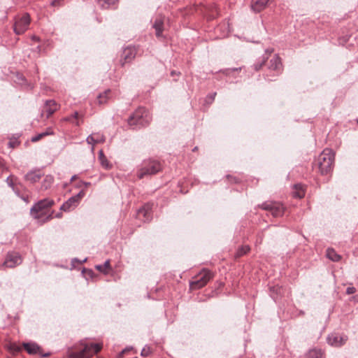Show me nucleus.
<instances>
[{
  "label": "nucleus",
  "instance_id": "obj_1",
  "mask_svg": "<svg viewBox=\"0 0 358 358\" xmlns=\"http://www.w3.org/2000/svg\"><path fill=\"white\" fill-rule=\"evenodd\" d=\"M334 155V152L331 150H324L313 163V168L317 169L321 174L329 173L333 169Z\"/></svg>",
  "mask_w": 358,
  "mask_h": 358
},
{
  "label": "nucleus",
  "instance_id": "obj_2",
  "mask_svg": "<svg viewBox=\"0 0 358 358\" xmlns=\"http://www.w3.org/2000/svg\"><path fill=\"white\" fill-rule=\"evenodd\" d=\"M54 204V201L49 199H44L39 201L31 208V214L36 219H43L44 222L52 219V213L48 214V208Z\"/></svg>",
  "mask_w": 358,
  "mask_h": 358
},
{
  "label": "nucleus",
  "instance_id": "obj_3",
  "mask_svg": "<svg viewBox=\"0 0 358 358\" xmlns=\"http://www.w3.org/2000/svg\"><path fill=\"white\" fill-rule=\"evenodd\" d=\"M151 121L149 113L144 108H138L128 119V124L133 129L148 125Z\"/></svg>",
  "mask_w": 358,
  "mask_h": 358
},
{
  "label": "nucleus",
  "instance_id": "obj_4",
  "mask_svg": "<svg viewBox=\"0 0 358 358\" xmlns=\"http://www.w3.org/2000/svg\"><path fill=\"white\" fill-rule=\"evenodd\" d=\"M162 169L161 164L153 159L144 160L141 164V167L138 171V177L141 179L147 176H151L160 171Z\"/></svg>",
  "mask_w": 358,
  "mask_h": 358
},
{
  "label": "nucleus",
  "instance_id": "obj_5",
  "mask_svg": "<svg viewBox=\"0 0 358 358\" xmlns=\"http://www.w3.org/2000/svg\"><path fill=\"white\" fill-rule=\"evenodd\" d=\"M101 349V345L98 343L85 344L82 350L70 352L69 357L71 358H90Z\"/></svg>",
  "mask_w": 358,
  "mask_h": 358
},
{
  "label": "nucleus",
  "instance_id": "obj_6",
  "mask_svg": "<svg viewBox=\"0 0 358 358\" xmlns=\"http://www.w3.org/2000/svg\"><path fill=\"white\" fill-rule=\"evenodd\" d=\"M212 278V273L208 270L203 269L190 282V288L192 289H200L205 286Z\"/></svg>",
  "mask_w": 358,
  "mask_h": 358
},
{
  "label": "nucleus",
  "instance_id": "obj_7",
  "mask_svg": "<svg viewBox=\"0 0 358 358\" xmlns=\"http://www.w3.org/2000/svg\"><path fill=\"white\" fill-rule=\"evenodd\" d=\"M30 24V17L28 13L16 17L14 24V31L16 34L20 35L27 31Z\"/></svg>",
  "mask_w": 358,
  "mask_h": 358
},
{
  "label": "nucleus",
  "instance_id": "obj_8",
  "mask_svg": "<svg viewBox=\"0 0 358 358\" xmlns=\"http://www.w3.org/2000/svg\"><path fill=\"white\" fill-rule=\"evenodd\" d=\"M260 207L268 211L273 217H280L283 215L284 208L280 203L273 201H266L261 204Z\"/></svg>",
  "mask_w": 358,
  "mask_h": 358
},
{
  "label": "nucleus",
  "instance_id": "obj_9",
  "mask_svg": "<svg viewBox=\"0 0 358 358\" xmlns=\"http://www.w3.org/2000/svg\"><path fill=\"white\" fill-rule=\"evenodd\" d=\"M84 190L80 191L76 195L69 198L65 203L62 204L60 209L64 211H70L74 209L80 203L81 199L85 196Z\"/></svg>",
  "mask_w": 358,
  "mask_h": 358
},
{
  "label": "nucleus",
  "instance_id": "obj_10",
  "mask_svg": "<svg viewBox=\"0 0 358 358\" xmlns=\"http://www.w3.org/2000/svg\"><path fill=\"white\" fill-rule=\"evenodd\" d=\"M327 340L328 344L334 347H341L348 341V336L333 333L328 336Z\"/></svg>",
  "mask_w": 358,
  "mask_h": 358
},
{
  "label": "nucleus",
  "instance_id": "obj_11",
  "mask_svg": "<svg viewBox=\"0 0 358 358\" xmlns=\"http://www.w3.org/2000/svg\"><path fill=\"white\" fill-rule=\"evenodd\" d=\"M22 259L20 255L15 252H8L6 260L3 262V266L8 268H14L20 264Z\"/></svg>",
  "mask_w": 358,
  "mask_h": 358
},
{
  "label": "nucleus",
  "instance_id": "obj_12",
  "mask_svg": "<svg viewBox=\"0 0 358 358\" xmlns=\"http://www.w3.org/2000/svg\"><path fill=\"white\" fill-rule=\"evenodd\" d=\"M137 216L139 219H142L145 222L150 221L152 218L151 208L150 205H145L140 208L137 212Z\"/></svg>",
  "mask_w": 358,
  "mask_h": 358
},
{
  "label": "nucleus",
  "instance_id": "obj_13",
  "mask_svg": "<svg viewBox=\"0 0 358 358\" xmlns=\"http://www.w3.org/2000/svg\"><path fill=\"white\" fill-rule=\"evenodd\" d=\"M59 108L58 104L54 100H48L43 109V113H45L46 117L51 116Z\"/></svg>",
  "mask_w": 358,
  "mask_h": 358
},
{
  "label": "nucleus",
  "instance_id": "obj_14",
  "mask_svg": "<svg viewBox=\"0 0 358 358\" xmlns=\"http://www.w3.org/2000/svg\"><path fill=\"white\" fill-rule=\"evenodd\" d=\"M43 174L39 169L32 170L28 172L24 178L27 181H29L31 183H35L38 182L42 177Z\"/></svg>",
  "mask_w": 358,
  "mask_h": 358
},
{
  "label": "nucleus",
  "instance_id": "obj_15",
  "mask_svg": "<svg viewBox=\"0 0 358 358\" xmlns=\"http://www.w3.org/2000/svg\"><path fill=\"white\" fill-rule=\"evenodd\" d=\"M136 50L134 47H127L126 48L122 53V57L124 59V63L131 62L136 56Z\"/></svg>",
  "mask_w": 358,
  "mask_h": 358
},
{
  "label": "nucleus",
  "instance_id": "obj_16",
  "mask_svg": "<svg viewBox=\"0 0 358 358\" xmlns=\"http://www.w3.org/2000/svg\"><path fill=\"white\" fill-rule=\"evenodd\" d=\"M22 345L29 355L41 354V348L36 343H23Z\"/></svg>",
  "mask_w": 358,
  "mask_h": 358
},
{
  "label": "nucleus",
  "instance_id": "obj_17",
  "mask_svg": "<svg viewBox=\"0 0 358 358\" xmlns=\"http://www.w3.org/2000/svg\"><path fill=\"white\" fill-rule=\"evenodd\" d=\"M281 67H282V63H281L280 58L278 55H275L269 61L268 68L270 70L280 71Z\"/></svg>",
  "mask_w": 358,
  "mask_h": 358
},
{
  "label": "nucleus",
  "instance_id": "obj_18",
  "mask_svg": "<svg viewBox=\"0 0 358 358\" xmlns=\"http://www.w3.org/2000/svg\"><path fill=\"white\" fill-rule=\"evenodd\" d=\"M269 0H253L252 3V9L255 12H260L264 10Z\"/></svg>",
  "mask_w": 358,
  "mask_h": 358
},
{
  "label": "nucleus",
  "instance_id": "obj_19",
  "mask_svg": "<svg viewBox=\"0 0 358 358\" xmlns=\"http://www.w3.org/2000/svg\"><path fill=\"white\" fill-rule=\"evenodd\" d=\"M79 118L83 119V115L80 116L77 111L74 112L73 114L66 116L62 119V121L69 122L73 124H75L76 126H80V122L78 120Z\"/></svg>",
  "mask_w": 358,
  "mask_h": 358
},
{
  "label": "nucleus",
  "instance_id": "obj_20",
  "mask_svg": "<svg viewBox=\"0 0 358 358\" xmlns=\"http://www.w3.org/2000/svg\"><path fill=\"white\" fill-rule=\"evenodd\" d=\"M153 27L156 31L157 37L161 36L163 31V20L161 18H157L154 22Z\"/></svg>",
  "mask_w": 358,
  "mask_h": 358
},
{
  "label": "nucleus",
  "instance_id": "obj_21",
  "mask_svg": "<svg viewBox=\"0 0 358 358\" xmlns=\"http://www.w3.org/2000/svg\"><path fill=\"white\" fill-rule=\"evenodd\" d=\"M99 159L101 162V164L106 169H110L111 168V164L109 163L102 150H100L99 152Z\"/></svg>",
  "mask_w": 358,
  "mask_h": 358
},
{
  "label": "nucleus",
  "instance_id": "obj_22",
  "mask_svg": "<svg viewBox=\"0 0 358 358\" xmlns=\"http://www.w3.org/2000/svg\"><path fill=\"white\" fill-rule=\"evenodd\" d=\"M306 358H324V357L321 350L313 349L308 352Z\"/></svg>",
  "mask_w": 358,
  "mask_h": 358
},
{
  "label": "nucleus",
  "instance_id": "obj_23",
  "mask_svg": "<svg viewBox=\"0 0 358 358\" xmlns=\"http://www.w3.org/2000/svg\"><path fill=\"white\" fill-rule=\"evenodd\" d=\"M53 131L51 128H48L47 130L45 132H42L41 134H38L31 138L32 142H37L43 137L48 136V135H52Z\"/></svg>",
  "mask_w": 358,
  "mask_h": 358
},
{
  "label": "nucleus",
  "instance_id": "obj_24",
  "mask_svg": "<svg viewBox=\"0 0 358 358\" xmlns=\"http://www.w3.org/2000/svg\"><path fill=\"white\" fill-rule=\"evenodd\" d=\"M327 257L333 262H338L341 259V256L331 248L327 249Z\"/></svg>",
  "mask_w": 358,
  "mask_h": 358
},
{
  "label": "nucleus",
  "instance_id": "obj_25",
  "mask_svg": "<svg viewBox=\"0 0 358 358\" xmlns=\"http://www.w3.org/2000/svg\"><path fill=\"white\" fill-rule=\"evenodd\" d=\"M295 191L293 192L294 196L297 198H302L305 195L303 187L301 184H296L294 185Z\"/></svg>",
  "mask_w": 358,
  "mask_h": 358
},
{
  "label": "nucleus",
  "instance_id": "obj_26",
  "mask_svg": "<svg viewBox=\"0 0 358 358\" xmlns=\"http://www.w3.org/2000/svg\"><path fill=\"white\" fill-rule=\"evenodd\" d=\"M6 348L13 355L18 353L19 352H20L22 350V347L15 343H8V345H6Z\"/></svg>",
  "mask_w": 358,
  "mask_h": 358
},
{
  "label": "nucleus",
  "instance_id": "obj_27",
  "mask_svg": "<svg viewBox=\"0 0 358 358\" xmlns=\"http://www.w3.org/2000/svg\"><path fill=\"white\" fill-rule=\"evenodd\" d=\"M54 178L51 176H46L43 181L42 187L44 189H48L53 183Z\"/></svg>",
  "mask_w": 358,
  "mask_h": 358
},
{
  "label": "nucleus",
  "instance_id": "obj_28",
  "mask_svg": "<svg viewBox=\"0 0 358 358\" xmlns=\"http://www.w3.org/2000/svg\"><path fill=\"white\" fill-rule=\"evenodd\" d=\"M97 1L101 8H106L115 4L118 0H97Z\"/></svg>",
  "mask_w": 358,
  "mask_h": 358
},
{
  "label": "nucleus",
  "instance_id": "obj_29",
  "mask_svg": "<svg viewBox=\"0 0 358 358\" xmlns=\"http://www.w3.org/2000/svg\"><path fill=\"white\" fill-rule=\"evenodd\" d=\"M110 92V90H106L103 94H100L98 97V102L99 104H103L106 103L108 99V94Z\"/></svg>",
  "mask_w": 358,
  "mask_h": 358
},
{
  "label": "nucleus",
  "instance_id": "obj_30",
  "mask_svg": "<svg viewBox=\"0 0 358 358\" xmlns=\"http://www.w3.org/2000/svg\"><path fill=\"white\" fill-rule=\"evenodd\" d=\"M249 250H250V247L248 245H243L238 250L236 257H238L243 256V255L248 252Z\"/></svg>",
  "mask_w": 358,
  "mask_h": 358
},
{
  "label": "nucleus",
  "instance_id": "obj_31",
  "mask_svg": "<svg viewBox=\"0 0 358 358\" xmlns=\"http://www.w3.org/2000/svg\"><path fill=\"white\" fill-rule=\"evenodd\" d=\"M6 182L8 183V185L12 187L13 190L15 192V194L17 195V196H20V193H19V191L15 189V185H14V181H13V177L12 176H10L7 178L6 179Z\"/></svg>",
  "mask_w": 358,
  "mask_h": 358
},
{
  "label": "nucleus",
  "instance_id": "obj_32",
  "mask_svg": "<svg viewBox=\"0 0 358 358\" xmlns=\"http://www.w3.org/2000/svg\"><path fill=\"white\" fill-rule=\"evenodd\" d=\"M94 136L95 143H101L105 141V136L100 133H94L92 134Z\"/></svg>",
  "mask_w": 358,
  "mask_h": 358
},
{
  "label": "nucleus",
  "instance_id": "obj_33",
  "mask_svg": "<svg viewBox=\"0 0 358 358\" xmlns=\"http://www.w3.org/2000/svg\"><path fill=\"white\" fill-rule=\"evenodd\" d=\"M266 59V58H263L260 62L255 63L253 65L254 69L255 71H259L262 67V66L264 64Z\"/></svg>",
  "mask_w": 358,
  "mask_h": 358
},
{
  "label": "nucleus",
  "instance_id": "obj_34",
  "mask_svg": "<svg viewBox=\"0 0 358 358\" xmlns=\"http://www.w3.org/2000/svg\"><path fill=\"white\" fill-rule=\"evenodd\" d=\"M86 141H87V143L88 144L92 145V150H94V145L96 144L95 139H94V136H93V134H91V135L88 136L87 139H86Z\"/></svg>",
  "mask_w": 358,
  "mask_h": 358
},
{
  "label": "nucleus",
  "instance_id": "obj_35",
  "mask_svg": "<svg viewBox=\"0 0 358 358\" xmlns=\"http://www.w3.org/2000/svg\"><path fill=\"white\" fill-rule=\"evenodd\" d=\"M150 348L148 346H145L143 348V350H141V356L143 357H147L150 354Z\"/></svg>",
  "mask_w": 358,
  "mask_h": 358
},
{
  "label": "nucleus",
  "instance_id": "obj_36",
  "mask_svg": "<svg viewBox=\"0 0 358 358\" xmlns=\"http://www.w3.org/2000/svg\"><path fill=\"white\" fill-rule=\"evenodd\" d=\"M96 269L104 274H107L108 273V271H106L104 268H103V265H96L95 266Z\"/></svg>",
  "mask_w": 358,
  "mask_h": 358
},
{
  "label": "nucleus",
  "instance_id": "obj_37",
  "mask_svg": "<svg viewBox=\"0 0 358 358\" xmlns=\"http://www.w3.org/2000/svg\"><path fill=\"white\" fill-rule=\"evenodd\" d=\"M103 268H104L106 271H108V272H109V270H110V269H111V268H110V260H109V259L106 260V261L104 262V264H103Z\"/></svg>",
  "mask_w": 358,
  "mask_h": 358
},
{
  "label": "nucleus",
  "instance_id": "obj_38",
  "mask_svg": "<svg viewBox=\"0 0 358 358\" xmlns=\"http://www.w3.org/2000/svg\"><path fill=\"white\" fill-rule=\"evenodd\" d=\"M356 292V289L354 287H349L346 289L347 294H352Z\"/></svg>",
  "mask_w": 358,
  "mask_h": 358
},
{
  "label": "nucleus",
  "instance_id": "obj_39",
  "mask_svg": "<svg viewBox=\"0 0 358 358\" xmlns=\"http://www.w3.org/2000/svg\"><path fill=\"white\" fill-rule=\"evenodd\" d=\"M63 1L64 0H53L51 3V5L53 6H60Z\"/></svg>",
  "mask_w": 358,
  "mask_h": 358
},
{
  "label": "nucleus",
  "instance_id": "obj_40",
  "mask_svg": "<svg viewBox=\"0 0 358 358\" xmlns=\"http://www.w3.org/2000/svg\"><path fill=\"white\" fill-rule=\"evenodd\" d=\"M127 350H129L128 348H125L124 350H123L121 352H120V354L117 355V358H122L123 356H124V354L125 353V352H127Z\"/></svg>",
  "mask_w": 358,
  "mask_h": 358
},
{
  "label": "nucleus",
  "instance_id": "obj_41",
  "mask_svg": "<svg viewBox=\"0 0 358 358\" xmlns=\"http://www.w3.org/2000/svg\"><path fill=\"white\" fill-rule=\"evenodd\" d=\"M215 95H216V93L215 92V93H213V94H212L208 95V96H207V99H210V101L212 102V101H214V99H215Z\"/></svg>",
  "mask_w": 358,
  "mask_h": 358
},
{
  "label": "nucleus",
  "instance_id": "obj_42",
  "mask_svg": "<svg viewBox=\"0 0 358 358\" xmlns=\"http://www.w3.org/2000/svg\"><path fill=\"white\" fill-rule=\"evenodd\" d=\"M83 184L87 187L88 186H90L91 184L90 182H83Z\"/></svg>",
  "mask_w": 358,
  "mask_h": 358
},
{
  "label": "nucleus",
  "instance_id": "obj_43",
  "mask_svg": "<svg viewBox=\"0 0 358 358\" xmlns=\"http://www.w3.org/2000/svg\"><path fill=\"white\" fill-rule=\"evenodd\" d=\"M49 355H50V353H46V354L41 355V356L43 357H48Z\"/></svg>",
  "mask_w": 358,
  "mask_h": 358
},
{
  "label": "nucleus",
  "instance_id": "obj_44",
  "mask_svg": "<svg viewBox=\"0 0 358 358\" xmlns=\"http://www.w3.org/2000/svg\"><path fill=\"white\" fill-rule=\"evenodd\" d=\"M21 198L22 199V200L25 201L26 202H28V198H25L23 196H22Z\"/></svg>",
  "mask_w": 358,
  "mask_h": 358
},
{
  "label": "nucleus",
  "instance_id": "obj_45",
  "mask_svg": "<svg viewBox=\"0 0 358 358\" xmlns=\"http://www.w3.org/2000/svg\"><path fill=\"white\" fill-rule=\"evenodd\" d=\"M76 177H77V176H76V175H75V176H72V178H71V181L74 180L76 178Z\"/></svg>",
  "mask_w": 358,
  "mask_h": 358
},
{
  "label": "nucleus",
  "instance_id": "obj_46",
  "mask_svg": "<svg viewBox=\"0 0 358 358\" xmlns=\"http://www.w3.org/2000/svg\"><path fill=\"white\" fill-rule=\"evenodd\" d=\"M3 162H1V160L0 159V166H3Z\"/></svg>",
  "mask_w": 358,
  "mask_h": 358
},
{
  "label": "nucleus",
  "instance_id": "obj_47",
  "mask_svg": "<svg viewBox=\"0 0 358 358\" xmlns=\"http://www.w3.org/2000/svg\"><path fill=\"white\" fill-rule=\"evenodd\" d=\"M196 149H197V148H196V147H195V148L193 149V150H194H194H196Z\"/></svg>",
  "mask_w": 358,
  "mask_h": 358
},
{
  "label": "nucleus",
  "instance_id": "obj_48",
  "mask_svg": "<svg viewBox=\"0 0 358 358\" xmlns=\"http://www.w3.org/2000/svg\"><path fill=\"white\" fill-rule=\"evenodd\" d=\"M86 261H87V259L85 258V259L83 261V262H86Z\"/></svg>",
  "mask_w": 358,
  "mask_h": 358
},
{
  "label": "nucleus",
  "instance_id": "obj_49",
  "mask_svg": "<svg viewBox=\"0 0 358 358\" xmlns=\"http://www.w3.org/2000/svg\"><path fill=\"white\" fill-rule=\"evenodd\" d=\"M357 297H358V296H357Z\"/></svg>",
  "mask_w": 358,
  "mask_h": 358
}]
</instances>
